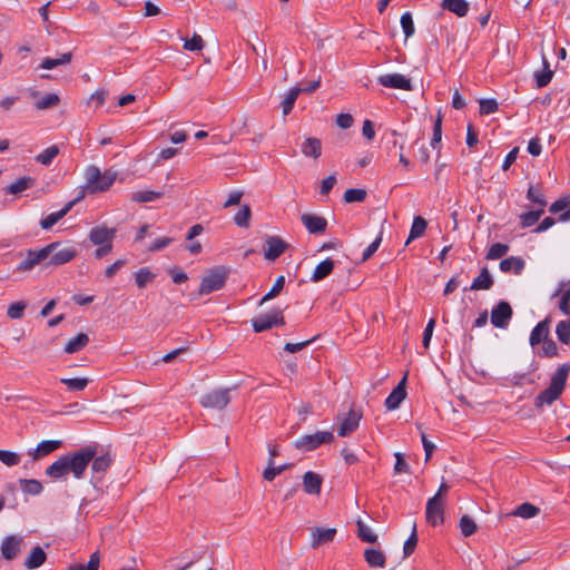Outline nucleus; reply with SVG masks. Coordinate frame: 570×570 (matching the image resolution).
I'll list each match as a JSON object with an SVG mask.
<instances>
[{
  "mask_svg": "<svg viewBox=\"0 0 570 570\" xmlns=\"http://www.w3.org/2000/svg\"><path fill=\"white\" fill-rule=\"evenodd\" d=\"M117 178V173L110 169L101 170L90 165L85 170V180L87 183V189L89 194H97L107 191Z\"/></svg>",
  "mask_w": 570,
  "mask_h": 570,
  "instance_id": "obj_3",
  "label": "nucleus"
},
{
  "mask_svg": "<svg viewBox=\"0 0 570 570\" xmlns=\"http://www.w3.org/2000/svg\"><path fill=\"white\" fill-rule=\"evenodd\" d=\"M570 374V364H561L557 371L552 374L550 384L547 389L541 391L534 399V406L537 409L542 407L544 404L551 405L562 394L568 376Z\"/></svg>",
  "mask_w": 570,
  "mask_h": 570,
  "instance_id": "obj_2",
  "label": "nucleus"
},
{
  "mask_svg": "<svg viewBox=\"0 0 570 570\" xmlns=\"http://www.w3.org/2000/svg\"><path fill=\"white\" fill-rule=\"evenodd\" d=\"M527 198L533 203L539 204L542 209L547 205V202L543 198V194L538 187L530 186L527 193Z\"/></svg>",
  "mask_w": 570,
  "mask_h": 570,
  "instance_id": "obj_59",
  "label": "nucleus"
},
{
  "mask_svg": "<svg viewBox=\"0 0 570 570\" xmlns=\"http://www.w3.org/2000/svg\"><path fill=\"white\" fill-rule=\"evenodd\" d=\"M469 2L465 0H443L442 8L456 14L458 17H465L469 11Z\"/></svg>",
  "mask_w": 570,
  "mask_h": 570,
  "instance_id": "obj_31",
  "label": "nucleus"
},
{
  "mask_svg": "<svg viewBox=\"0 0 570 570\" xmlns=\"http://www.w3.org/2000/svg\"><path fill=\"white\" fill-rule=\"evenodd\" d=\"M301 220L309 234H323L327 227V220L314 214H303Z\"/></svg>",
  "mask_w": 570,
  "mask_h": 570,
  "instance_id": "obj_18",
  "label": "nucleus"
},
{
  "mask_svg": "<svg viewBox=\"0 0 570 570\" xmlns=\"http://www.w3.org/2000/svg\"><path fill=\"white\" fill-rule=\"evenodd\" d=\"M163 196V191L139 190L131 194L130 199L135 203L154 202Z\"/></svg>",
  "mask_w": 570,
  "mask_h": 570,
  "instance_id": "obj_38",
  "label": "nucleus"
},
{
  "mask_svg": "<svg viewBox=\"0 0 570 570\" xmlns=\"http://www.w3.org/2000/svg\"><path fill=\"white\" fill-rule=\"evenodd\" d=\"M77 255L78 250L75 246H65L62 248L59 246L50 253V256L46 261V265L60 266L71 262Z\"/></svg>",
  "mask_w": 570,
  "mask_h": 570,
  "instance_id": "obj_13",
  "label": "nucleus"
},
{
  "mask_svg": "<svg viewBox=\"0 0 570 570\" xmlns=\"http://www.w3.org/2000/svg\"><path fill=\"white\" fill-rule=\"evenodd\" d=\"M379 82L387 88H396V89H411L410 79L400 73H387L383 75L379 78Z\"/></svg>",
  "mask_w": 570,
  "mask_h": 570,
  "instance_id": "obj_22",
  "label": "nucleus"
},
{
  "mask_svg": "<svg viewBox=\"0 0 570 570\" xmlns=\"http://www.w3.org/2000/svg\"><path fill=\"white\" fill-rule=\"evenodd\" d=\"M426 227L428 222L422 216H415L405 245H409L413 239L422 237L426 230Z\"/></svg>",
  "mask_w": 570,
  "mask_h": 570,
  "instance_id": "obj_32",
  "label": "nucleus"
},
{
  "mask_svg": "<svg viewBox=\"0 0 570 570\" xmlns=\"http://www.w3.org/2000/svg\"><path fill=\"white\" fill-rule=\"evenodd\" d=\"M59 147L57 145H52L46 148L42 153L36 156V161L41 165L49 166L52 160L58 156Z\"/></svg>",
  "mask_w": 570,
  "mask_h": 570,
  "instance_id": "obj_40",
  "label": "nucleus"
},
{
  "mask_svg": "<svg viewBox=\"0 0 570 570\" xmlns=\"http://www.w3.org/2000/svg\"><path fill=\"white\" fill-rule=\"evenodd\" d=\"M71 60V53L66 52L57 58H46L42 60L40 67L46 70H51L56 67L68 65Z\"/></svg>",
  "mask_w": 570,
  "mask_h": 570,
  "instance_id": "obj_36",
  "label": "nucleus"
},
{
  "mask_svg": "<svg viewBox=\"0 0 570 570\" xmlns=\"http://www.w3.org/2000/svg\"><path fill=\"white\" fill-rule=\"evenodd\" d=\"M89 343V337L86 333H79L76 337L71 338L66 345L63 351L67 354H73L85 348Z\"/></svg>",
  "mask_w": 570,
  "mask_h": 570,
  "instance_id": "obj_33",
  "label": "nucleus"
},
{
  "mask_svg": "<svg viewBox=\"0 0 570 570\" xmlns=\"http://www.w3.org/2000/svg\"><path fill=\"white\" fill-rule=\"evenodd\" d=\"M426 521L431 525L435 527L444 521V502L442 498H440V493H435L434 497L429 499L426 503Z\"/></svg>",
  "mask_w": 570,
  "mask_h": 570,
  "instance_id": "obj_10",
  "label": "nucleus"
},
{
  "mask_svg": "<svg viewBox=\"0 0 570 570\" xmlns=\"http://www.w3.org/2000/svg\"><path fill=\"white\" fill-rule=\"evenodd\" d=\"M62 446L61 440H45L38 443L35 449L28 451V455L33 460L38 461L52 452L57 451Z\"/></svg>",
  "mask_w": 570,
  "mask_h": 570,
  "instance_id": "obj_15",
  "label": "nucleus"
},
{
  "mask_svg": "<svg viewBox=\"0 0 570 570\" xmlns=\"http://www.w3.org/2000/svg\"><path fill=\"white\" fill-rule=\"evenodd\" d=\"M459 527H460V530H461V533L463 534V537H471L472 534H474L478 530V525L476 523L474 522V520L468 515V514H464L461 519H460V522H459Z\"/></svg>",
  "mask_w": 570,
  "mask_h": 570,
  "instance_id": "obj_45",
  "label": "nucleus"
},
{
  "mask_svg": "<svg viewBox=\"0 0 570 570\" xmlns=\"http://www.w3.org/2000/svg\"><path fill=\"white\" fill-rule=\"evenodd\" d=\"M27 307L24 302H16L9 305L7 309V315L11 320H20L23 316V312Z\"/></svg>",
  "mask_w": 570,
  "mask_h": 570,
  "instance_id": "obj_56",
  "label": "nucleus"
},
{
  "mask_svg": "<svg viewBox=\"0 0 570 570\" xmlns=\"http://www.w3.org/2000/svg\"><path fill=\"white\" fill-rule=\"evenodd\" d=\"M291 464H283L279 466L274 465V460L268 458L267 468L263 471V478L266 481H273L277 475L288 469Z\"/></svg>",
  "mask_w": 570,
  "mask_h": 570,
  "instance_id": "obj_37",
  "label": "nucleus"
},
{
  "mask_svg": "<svg viewBox=\"0 0 570 570\" xmlns=\"http://www.w3.org/2000/svg\"><path fill=\"white\" fill-rule=\"evenodd\" d=\"M543 63V70L537 71L534 73V80L539 88L547 86L552 79V70L549 68L547 61H544Z\"/></svg>",
  "mask_w": 570,
  "mask_h": 570,
  "instance_id": "obj_52",
  "label": "nucleus"
},
{
  "mask_svg": "<svg viewBox=\"0 0 570 570\" xmlns=\"http://www.w3.org/2000/svg\"><path fill=\"white\" fill-rule=\"evenodd\" d=\"M509 252V246L502 243L492 244L487 253L488 259H499Z\"/></svg>",
  "mask_w": 570,
  "mask_h": 570,
  "instance_id": "obj_53",
  "label": "nucleus"
},
{
  "mask_svg": "<svg viewBox=\"0 0 570 570\" xmlns=\"http://www.w3.org/2000/svg\"><path fill=\"white\" fill-rule=\"evenodd\" d=\"M60 382L65 384L69 391H83L89 380L86 377H75V379H61Z\"/></svg>",
  "mask_w": 570,
  "mask_h": 570,
  "instance_id": "obj_50",
  "label": "nucleus"
},
{
  "mask_svg": "<svg viewBox=\"0 0 570 570\" xmlns=\"http://www.w3.org/2000/svg\"><path fill=\"white\" fill-rule=\"evenodd\" d=\"M357 525V535L358 538L368 543H375L377 541V535L373 533V531L362 521H356Z\"/></svg>",
  "mask_w": 570,
  "mask_h": 570,
  "instance_id": "obj_44",
  "label": "nucleus"
},
{
  "mask_svg": "<svg viewBox=\"0 0 570 570\" xmlns=\"http://www.w3.org/2000/svg\"><path fill=\"white\" fill-rule=\"evenodd\" d=\"M0 461L7 466H16L20 463V455L9 450H0Z\"/></svg>",
  "mask_w": 570,
  "mask_h": 570,
  "instance_id": "obj_54",
  "label": "nucleus"
},
{
  "mask_svg": "<svg viewBox=\"0 0 570 570\" xmlns=\"http://www.w3.org/2000/svg\"><path fill=\"white\" fill-rule=\"evenodd\" d=\"M233 389H216L206 393L200 399V404L205 409L224 410L230 403V392Z\"/></svg>",
  "mask_w": 570,
  "mask_h": 570,
  "instance_id": "obj_7",
  "label": "nucleus"
},
{
  "mask_svg": "<svg viewBox=\"0 0 570 570\" xmlns=\"http://www.w3.org/2000/svg\"><path fill=\"white\" fill-rule=\"evenodd\" d=\"M302 153L305 157L317 159L322 155V142L318 138L309 137L302 144Z\"/></svg>",
  "mask_w": 570,
  "mask_h": 570,
  "instance_id": "obj_27",
  "label": "nucleus"
},
{
  "mask_svg": "<svg viewBox=\"0 0 570 570\" xmlns=\"http://www.w3.org/2000/svg\"><path fill=\"white\" fill-rule=\"evenodd\" d=\"M204 47L203 38L199 35H194L193 38L186 39L184 42V49L189 51H198Z\"/></svg>",
  "mask_w": 570,
  "mask_h": 570,
  "instance_id": "obj_61",
  "label": "nucleus"
},
{
  "mask_svg": "<svg viewBox=\"0 0 570 570\" xmlns=\"http://www.w3.org/2000/svg\"><path fill=\"white\" fill-rule=\"evenodd\" d=\"M416 544H417V535H416V530L414 528L412 533L407 538V540L404 542V546H403L404 558L411 556L414 552Z\"/></svg>",
  "mask_w": 570,
  "mask_h": 570,
  "instance_id": "obj_60",
  "label": "nucleus"
},
{
  "mask_svg": "<svg viewBox=\"0 0 570 570\" xmlns=\"http://www.w3.org/2000/svg\"><path fill=\"white\" fill-rule=\"evenodd\" d=\"M394 456H395L394 472L395 473H407V472H410V466L406 463V461L404 460L403 454L396 452L394 454Z\"/></svg>",
  "mask_w": 570,
  "mask_h": 570,
  "instance_id": "obj_63",
  "label": "nucleus"
},
{
  "mask_svg": "<svg viewBox=\"0 0 570 570\" xmlns=\"http://www.w3.org/2000/svg\"><path fill=\"white\" fill-rule=\"evenodd\" d=\"M336 535V529L335 528H315L312 531V548H317L321 544L330 543L334 540Z\"/></svg>",
  "mask_w": 570,
  "mask_h": 570,
  "instance_id": "obj_23",
  "label": "nucleus"
},
{
  "mask_svg": "<svg viewBox=\"0 0 570 570\" xmlns=\"http://www.w3.org/2000/svg\"><path fill=\"white\" fill-rule=\"evenodd\" d=\"M562 288L558 289L554 296L560 295L558 307L564 315H570V284L562 283Z\"/></svg>",
  "mask_w": 570,
  "mask_h": 570,
  "instance_id": "obj_34",
  "label": "nucleus"
},
{
  "mask_svg": "<svg viewBox=\"0 0 570 570\" xmlns=\"http://www.w3.org/2000/svg\"><path fill=\"white\" fill-rule=\"evenodd\" d=\"M116 233V228H108L106 225H99L90 230L88 237L94 245H106L112 244Z\"/></svg>",
  "mask_w": 570,
  "mask_h": 570,
  "instance_id": "obj_16",
  "label": "nucleus"
},
{
  "mask_svg": "<svg viewBox=\"0 0 570 570\" xmlns=\"http://www.w3.org/2000/svg\"><path fill=\"white\" fill-rule=\"evenodd\" d=\"M252 325L255 333L265 332L274 326H283L285 325L283 311L273 308L267 314H261L252 320Z\"/></svg>",
  "mask_w": 570,
  "mask_h": 570,
  "instance_id": "obj_6",
  "label": "nucleus"
},
{
  "mask_svg": "<svg viewBox=\"0 0 570 570\" xmlns=\"http://www.w3.org/2000/svg\"><path fill=\"white\" fill-rule=\"evenodd\" d=\"M252 217V210L248 205H243L234 216V222L239 227H247Z\"/></svg>",
  "mask_w": 570,
  "mask_h": 570,
  "instance_id": "obj_49",
  "label": "nucleus"
},
{
  "mask_svg": "<svg viewBox=\"0 0 570 570\" xmlns=\"http://www.w3.org/2000/svg\"><path fill=\"white\" fill-rule=\"evenodd\" d=\"M46 560H47V553L40 546H37L27 556V558L24 559L23 566L28 570H33V569L41 567L46 562Z\"/></svg>",
  "mask_w": 570,
  "mask_h": 570,
  "instance_id": "obj_25",
  "label": "nucleus"
},
{
  "mask_svg": "<svg viewBox=\"0 0 570 570\" xmlns=\"http://www.w3.org/2000/svg\"><path fill=\"white\" fill-rule=\"evenodd\" d=\"M229 275V268L225 266H215L206 271L202 277L198 288V295H208L222 289Z\"/></svg>",
  "mask_w": 570,
  "mask_h": 570,
  "instance_id": "obj_4",
  "label": "nucleus"
},
{
  "mask_svg": "<svg viewBox=\"0 0 570 570\" xmlns=\"http://www.w3.org/2000/svg\"><path fill=\"white\" fill-rule=\"evenodd\" d=\"M405 385H406V376H404L399 382V384L393 389V391L386 397L384 404L389 411L396 410L400 406V404L402 403V401L405 399V396H406Z\"/></svg>",
  "mask_w": 570,
  "mask_h": 570,
  "instance_id": "obj_19",
  "label": "nucleus"
},
{
  "mask_svg": "<svg viewBox=\"0 0 570 570\" xmlns=\"http://www.w3.org/2000/svg\"><path fill=\"white\" fill-rule=\"evenodd\" d=\"M361 419L362 412L354 409H351L346 416L338 415L340 426L337 434L342 438L350 435L358 428Z\"/></svg>",
  "mask_w": 570,
  "mask_h": 570,
  "instance_id": "obj_11",
  "label": "nucleus"
},
{
  "mask_svg": "<svg viewBox=\"0 0 570 570\" xmlns=\"http://www.w3.org/2000/svg\"><path fill=\"white\" fill-rule=\"evenodd\" d=\"M60 104V97L57 94H47L37 104V107H51Z\"/></svg>",
  "mask_w": 570,
  "mask_h": 570,
  "instance_id": "obj_64",
  "label": "nucleus"
},
{
  "mask_svg": "<svg viewBox=\"0 0 570 570\" xmlns=\"http://www.w3.org/2000/svg\"><path fill=\"white\" fill-rule=\"evenodd\" d=\"M61 219V213H51L47 217L40 220V226L42 229H50L53 225H56Z\"/></svg>",
  "mask_w": 570,
  "mask_h": 570,
  "instance_id": "obj_62",
  "label": "nucleus"
},
{
  "mask_svg": "<svg viewBox=\"0 0 570 570\" xmlns=\"http://www.w3.org/2000/svg\"><path fill=\"white\" fill-rule=\"evenodd\" d=\"M96 454V445H86L78 451L59 456L46 468L45 474L52 481L66 480L69 473H71L75 479L80 480L83 478L86 470Z\"/></svg>",
  "mask_w": 570,
  "mask_h": 570,
  "instance_id": "obj_1",
  "label": "nucleus"
},
{
  "mask_svg": "<svg viewBox=\"0 0 570 570\" xmlns=\"http://www.w3.org/2000/svg\"><path fill=\"white\" fill-rule=\"evenodd\" d=\"M525 263L521 257L510 256L508 258H503L500 262V269L503 273L513 272L515 275H520L524 269Z\"/></svg>",
  "mask_w": 570,
  "mask_h": 570,
  "instance_id": "obj_26",
  "label": "nucleus"
},
{
  "mask_svg": "<svg viewBox=\"0 0 570 570\" xmlns=\"http://www.w3.org/2000/svg\"><path fill=\"white\" fill-rule=\"evenodd\" d=\"M512 307L505 302H499L491 312V323L498 328H505L512 317Z\"/></svg>",
  "mask_w": 570,
  "mask_h": 570,
  "instance_id": "obj_12",
  "label": "nucleus"
},
{
  "mask_svg": "<svg viewBox=\"0 0 570 570\" xmlns=\"http://www.w3.org/2000/svg\"><path fill=\"white\" fill-rule=\"evenodd\" d=\"M267 249L264 253V257L267 261L277 259L287 248L286 242L278 236H269L266 239Z\"/></svg>",
  "mask_w": 570,
  "mask_h": 570,
  "instance_id": "obj_20",
  "label": "nucleus"
},
{
  "mask_svg": "<svg viewBox=\"0 0 570 570\" xmlns=\"http://www.w3.org/2000/svg\"><path fill=\"white\" fill-rule=\"evenodd\" d=\"M323 479L320 474L308 471L303 475V489L307 494H320Z\"/></svg>",
  "mask_w": 570,
  "mask_h": 570,
  "instance_id": "obj_24",
  "label": "nucleus"
},
{
  "mask_svg": "<svg viewBox=\"0 0 570 570\" xmlns=\"http://www.w3.org/2000/svg\"><path fill=\"white\" fill-rule=\"evenodd\" d=\"M22 543L23 539L19 535L4 538L0 548L3 559L8 561L14 560L21 551Z\"/></svg>",
  "mask_w": 570,
  "mask_h": 570,
  "instance_id": "obj_14",
  "label": "nucleus"
},
{
  "mask_svg": "<svg viewBox=\"0 0 570 570\" xmlns=\"http://www.w3.org/2000/svg\"><path fill=\"white\" fill-rule=\"evenodd\" d=\"M334 440L332 432L323 431L314 434H305L294 442V446L302 451H312L323 443H330Z\"/></svg>",
  "mask_w": 570,
  "mask_h": 570,
  "instance_id": "obj_9",
  "label": "nucleus"
},
{
  "mask_svg": "<svg viewBox=\"0 0 570 570\" xmlns=\"http://www.w3.org/2000/svg\"><path fill=\"white\" fill-rule=\"evenodd\" d=\"M558 340L563 344L570 343V320L560 321L556 327Z\"/></svg>",
  "mask_w": 570,
  "mask_h": 570,
  "instance_id": "obj_51",
  "label": "nucleus"
},
{
  "mask_svg": "<svg viewBox=\"0 0 570 570\" xmlns=\"http://www.w3.org/2000/svg\"><path fill=\"white\" fill-rule=\"evenodd\" d=\"M285 285V277L283 275L278 276L272 286V288L268 291L267 294H265L262 299L258 303V306L264 305L266 302L275 298L279 295V293L283 291Z\"/></svg>",
  "mask_w": 570,
  "mask_h": 570,
  "instance_id": "obj_39",
  "label": "nucleus"
},
{
  "mask_svg": "<svg viewBox=\"0 0 570 570\" xmlns=\"http://www.w3.org/2000/svg\"><path fill=\"white\" fill-rule=\"evenodd\" d=\"M540 356L543 357H554L558 355V346L556 342L551 338L546 340L542 343V352L539 353Z\"/></svg>",
  "mask_w": 570,
  "mask_h": 570,
  "instance_id": "obj_58",
  "label": "nucleus"
},
{
  "mask_svg": "<svg viewBox=\"0 0 570 570\" xmlns=\"http://www.w3.org/2000/svg\"><path fill=\"white\" fill-rule=\"evenodd\" d=\"M442 120H443V115H442L441 110H439L436 118L434 120L433 136H432V140H431V145L433 148H435V145L439 144L442 139Z\"/></svg>",
  "mask_w": 570,
  "mask_h": 570,
  "instance_id": "obj_55",
  "label": "nucleus"
},
{
  "mask_svg": "<svg viewBox=\"0 0 570 570\" xmlns=\"http://www.w3.org/2000/svg\"><path fill=\"white\" fill-rule=\"evenodd\" d=\"M320 86V79L312 81L308 86H296L288 89L282 98L281 106L282 107H292L298 95L302 92H312Z\"/></svg>",
  "mask_w": 570,
  "mask_h": 570,
  "instance_id": "obj_17",
  "label": "nucleus"
},
{
  "mask_svg": "<svg viewBox=\"0 0 570 570\" xmlns=\"http://www.w3.org/2000/svg\"><path fill=\"white\" fill-rule=\"evenodd\" d=\"M366 190L362 188H348L345 190L343 199L345 203H362L366 198Z\"/></svg>",
  "mask_w": 570,
  "mask_h": 570,
  "instance_id": "obj_43",
  "label": "nucleus"
},
{
  "mask_svg": "<svg viewBox=\"0 0 570 570\" xmlns=\"http://www.w3.org/2000/svg\"><path fill=\"white\" fill-rule=\"evenodd\" d=\"M335 263L334 261L327 258L323 262H321L314 269L311 281L313 282H320L324 278H326L328 275L332 274L334 269Z\"/></svg>",
  "mask_w": 570,
  "mask_h": 570,
  "instance_id": "obj_30",
  "label": "nucleus"
},
{
  "mask_svg": "<svg viewBox=\"0 0 570 570\" xmlns=\"http://www.w3.org/2000/svg\"><path fill=\"white\" fill-rule=\"evenodd\" d=\"M91 478L90 483L95 489H100L105 475L112 464V458L106 453L102 455H95L91 460Z\"/></svg>",
  "mask_w": 570,
  "mask_h": 570,
  "instance_id": "obj_8",
  "label": "nucleus"
},
{
  "mask_svg": "<svg viewBox=\"0 0 570 570\" xmlns=\"http://www.w3.org/2000/svg\"><path fill=\"white\" fill-rule=\"evenodd\" d=\"M543 209L531 210L520 215V223L523 228L533 226L542 216Z\"/></svg>",
  "mask_w": 570,
  "mask_h": 570,
  "instance_id": "obj_47",
  "label": "nucleus"
},
{
  "mask_svg": "<svg viewBox=\"0 0 570 570\" xmlns=\"http://www.w3.org/2000/svg\"><path fill=\"white\" fill-rule=\"evenodd\" d=\"M156 275L150 272L147 267H141L135 273V281L139 288L146 287V285L155 279Z\"/></svg>",
  "mask_w": 570,
  "mask_h": 570,
  "instance_id": "obj_46",
  "label": "nucleus"
},
{
  "mask_svg": "<svg viewBox=\"0 0 570 570\" xmlns=\"http://www.w3.org/2000/svg\"><path fill=\"white\" fill-rule=\"evenodd\" d=\"M21 490L26 494L39 495L43 491V485L36 479H20Z\"/></svg>",
  "mask_w": 570,
  "mask_h": 570,
  "instance_id": "obj_35",
  "label": "nucleus"
},
{
  "mask_svg": "<svg viewBox=\"0 0 570 570\" xmlns=\"http://www.w3.org/2000/svg\"><path fill=\"white\" fill-rule=\"evenodd\" d=\"M32 184L31 177H21L17 181L10 184L6 188V193L8 194H19L26 189H28Z\"/></svg>",
  "mask_w": 570,
  "mask_h": 570,
  "instance_id": "obj_48",
  "label": "nucleus"
},
{
  "mask_svg": "<svg viewBox=\"0 0 570 570\" xmlns=\"http://www.w3.org/2000/svg\"><path fill=\"white\" fill-rule=\"evenodd\" d=\"M550 323V317H546L543 321L539 322L534 326L529 338V343L532 347L537 346L540 343H543L546 340L549 338Z\"/></svg>",
  "mask_w": 570,
  "mask_h": 570,
  "instance_id": "obj_21",
  "label": "nucleus"
},
{
  "mask_svg": "<svg viewBox=\"0 0 570 570\" xmlns=\"http://www.w3.org/2000/svg\"><path fill=\"white\" fill-rule=\"evenodd\" d=\"M59 246H61L60 242H52L39 250L29 249L27 252L26 258L18 264L16 269L18 272L24 273L31 271L38 264H46L50 253H52V250L57 249Z\"/></svg>",
  "mask_w": 570,
  "mask_h": 570,
  "instance_id": "obj_5",
  "label": "nucleus"
},
{
  "mask_svg": "<svg viewBox=\"0 0 570 570\" xmlns=\"http://www.w3.org/2000/svg\"><path fill=\"white\" fill-rule=\"evenodd\" d=\"M364 559L371 568H384L385 567V554L382 550L367 548L364 551Z\"/></svg>",
  "mask_w": 570,
  "mask_h": 570,
  "instance_id": "obj_29",
  "label": "nucleus"
},
{
  "mask_svg": "<svg viewBox=\"0 0 570 570\" xmlns=\"http://www.w3.org/2000/svg\"><path fill=\"white\" fill-rule=\"evenodd\" d=\"M493 285V278L489 272V269L487 267H483L481 269V273L479 274V276H476L471 286H470V289L471 291H488L492 287Z\"/></svg>",
  "mask_w": 570,
  "mask_h": 570,
  "instance_id": "obj_28",
  "label": "nucleus"
},
{
  "mask_svg": "<svg viewBox=\"0 0 570 570\" xmlns=\"http://www.w3.org/2000/svg\"><path fill=\"white\" fill-rule=\"evenodd\" d=\"M401 27L405 38H410L414 33V22L410 12H405L401 17Z\"/></svg>",
  "mask_w": 570,
  "mask_h": 570,
  "instance_id": "obj_57",
  "label": "nucleus"
},
{
  "mask_svg": "<svg viewBox=\"0 0 570 570\" xmlns=\"http://www.w3.org/2000/svg\"><path fill=\"white\" fill-rule=\"evenodd\" d=\"M540 509L529 502L520 504L513 512V515L521 517L523 519H530L538 515Z\"/></svg>",
  "mask_w": 570,
  "mask_h": 570,
  "instance_id": "obj_42",
  "label": "nucleus"
},
{
  "mask_svg": "<svg viewBox=\"0 0 570 570\" xmlns=\"http://www.w3.org/2000/svg\"><path fill=\"white\" fill-rule=\"evenodd\" d=\"M100 559L99 551H95L90 554L89 561L86 566L77 563L70 566L67 570H99Z\"/></svg>",
  "mask_w": 570,
  "mask_h": 570,
  "instance_id": "obj_41",
  "label": "nucleus"
}]
</instances>
